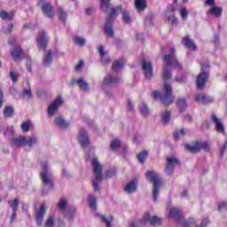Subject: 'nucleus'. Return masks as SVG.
<instances>
[{
    "mask_svg": "<svg viewBox=\"0 0 227 227\" xmlns=\"http://www.w3.org/2000/svg\"><path fill=\"white\" fill-rule=\"evenodd\" d=\"M145 176L148 182L153 184V201H157V200H159L160 185H162V179L160 178L159 173L155 172V170H148Z\"/></svg>",
    "mask_w": 227,
    "mask_h": 227,
    "instance_id": "nucleus-1",
    "label": "nucleus"
},
{
    "mask_svg": "<svg viewBox=\"0 0 227 227\" xmlns=\"http://www.w3.org/2000/svg\"><path fill=\"white\" fill-rule=\"evenodd\" d=\"M37 144L38 138L36 137H18L11 139V146L13 148H21V146H25V149L27 150V152Z\"/></svg>",
    "mask_w": 227,
    "mask_h": 227,
    "instance_id": "nucleus-2",
    "label": "nucleus"
},
{
    "mask_svg": "<svg viewBox=\"0 0 227 227\" xmlns=\"http://www.w3.org/2000/svg\"><path fill=\"white\" fill-rule=\"evenodd\" d=\"M149 223L151 226H160L162 224V218L159 216H151L150 213H145L138 221H131L129 223V227H143Z\"/></svg>",
    "mask_w": 227,
    "mask_h": 227,
    "instance_id": "nucleus-3",
    "label": "nucleus"
},
{
    "mask_svg": "<svg viewBox=\"0 0 227 227\" xmlns=\"http://www.w3.org/2000/svg\"><path fill=\"white\" fill-rule=\"evenodd\" d=\"M163 61L166 63L163 66V81H169V79H171V71L168 68V65H171L174 68H177V70H182V65H180L176 58H175V55H165Z\"/></svg>",
    "mask_w": 227,
    "mask_h": 227,
    "instance_id": "nucleus-4",
    "label": "nucleus"
},
{
    "mask_svg": "<svg viewBox=\"0 0 227 227\" xmlns=\"http://www.w3.org/2000/svg\"><path fill=\"white\" fill-rule=\"evenodd\" d=\"M163 90L165 91L164 94L160 93V91L159 90H154L153 92V98H160L164 106H171V104H173V101L175 100L171 85L164 84Z\"/></svg>",
    "mask_w": 227,
    "mask_h": 227,
    "instance_id": "nucleus-5",
    "label": "nucleus"
},
{
    "mask_svg": "<svg viewBox=\"0 0 227 227\" xmlns=\"http://www.w3.org/2000/svg\"><path fill=\"white\" fill-rule=\"evenodd\" d=\"M201 72L198 74L196 79L197 90H205L207 81L210 75V64L208 62H203L200 64Z\"/></svg>",
    "mask_w": 227,
    "mask_h": 227,
    "instance_id": "nucleus-6",
    "label": "nucleus"
},
{
    "mask_svg": "<svg viewBox=\"0 0 227 227\" xmlns=\"http://www.w3.org/2000/svg\"><path fill=\"white\" fill-rule=\"evenodd\" d=\"M40 176L43 185L48 187V189L54 187V176L49 169V164L47 162L42 164Z\"/></svg>",
    "mask_w": 227,
    "mask_h": 227,
    "instance_id": "nucleus-7",
    "label": "nucleus"
},
{
    "mask_svg": "<svg viewBox=\"0 0 227 227\" xmlns=\"http://www.w3.org/2000/svg\"><path fill=\"white\" fill-rule=\"evenodd\" d=\"M118 17V12L116 9H111L110 12L106 17V21L105 24V34L108 38H114V30L113 29V20Z\"/></svg>",
    "mask_w": 227,
    "mask_h": 227,
    "instance_id": "nucleus-8",
    "label": "nucleus"
},
{
    "mask_svg": "<svg viewBox=\"0 0 227 227\" xmlns=\"http://www.w3.org/2000/svg\"><path fill=\"white\" fill-rule=\"evenodd\" d=\"M184 147L188 152H190V153H198L201 152V150L203 149L206 150V152H208L209 150L208 145L207 144V142H200V141H196L192 145L186 144Z\"/></svg>",
    "mask_w": 227,
    "mask_h": 227,
    "instance_id": "nucleus-9",
    "label": "nucleus"
},
{
    "mask_svg": "<svg viewBox=\"0 0 227 227\" xmlns=\"http://www.w3.org/2000/svg\"><path fill=\"white\" fill-rule=\"evenodd\" d=\"M141 65H142V71L145 74V79L150 81V79L153 77V66L152 65V62L143 59L141 61Z\"/></svg>",
    "mask_w": 227,
    "mask_h": 227,
    "instance_id": "nucleus-10",
    "label": "nucleus"
},
{
    "mask_svg": "<svg viewBox=\"0 0 227 227\" xmlns=\"http://www.w3.org/2000/svg\"><path fill=\"white\" fill-rule=\"evenodd\" d=\"M91 166L93 168L97 182H102V180H104V177L102 176V165L98 162L97 158H93L91 160Z\"/></svg>",
    "mask_w": 227,
    "mask_h": 227,
    "instance_id": "nucleus-11",
    "label": "nucleus"
},
{
    "mask_svg": "<svg viewBox=\"0 0 227 227\" xmlns=\"http://www.w3.org/2000/svg\"><path fill=\"white\" fill-rule=\"evenodd\" d=\"M114 10H115V13H121L122 15V22H124V24H132L133 20H132V17L130 16V12L127 11V9H122L121 5H118L116 8H114Z\"/></svg>",
    "mask_w": 227,
    "mask_h": 227,
    "instance_id": "nucleus-12",
    "label": "nucleus"
},
{
    "mask_svg": "<svg viewBox=\"0 0 227 227\" xmlns=\"http://www.w3.org/2000/svg\"><path fill=\"white\" fill-rule=\"evenodd\" d=\"M176 166H180V160L175 157L167 158L166 173L171 175Z\"/></svg>",
    "mask_w": 227,
    "mask_h": 227,
    "instance_id": "nucleus-13",
    "label": "nucleus"
},
{
    "mask_svg": "<svg viewBox=\"0 0 227 227\" xmlns=\"http://www.w3.org/2000/svg\"><path fill=\"white\" fill-rule=\"evenodd\" d=\"M78 141L82 148H87V146H90V137L88 136V132L83 129H81L79 131Z\"/></svg>",
    "mask_w": 227,
    "mask_h": 227,
    "instance_id": "nucleus-14",
    "label": "nucleus"
},
{
    "mask_svg": "<svg viewBox=\"0 0 227 227\" xmlns=\"http://www.w3.org/2000/svg\"><path fill=\"white\" fill-rule=\"evenodd\" d=\"M41 10L43 13V15H45V17H48V19H52V17H54V7H52V4H49V3H43L41 5Z\"/></svg>",
    "mask_w": 227,
    "mask_h": 227,
    "instance_id": "nucleus-15",
    "label": "nucleus"
},
{
    "mask_svg": "<svg viewBox=\"0 0 227 227\" xmlns=\"http://www.w3.org/2000/svg\"><path fill=\"white\" fill-rule=\"evenodd\" d=\"M47 43H49V37H47V33L44 31L39 32L37 37V47L39 49H46Z\"/></svg>",
    "mask_w": 227,
    "mask_h": 227,
    "instance_id": "nucleus-16",
    "label": "nucleus"
},
{
    "mask_svg": "<svg viewBox=\"0 0 227 227\" xmlns=\"http://www.w3.org/2000/svg\"><path fill=\"white\" fill-rule=\"evenodd\" d=\"M194 100L199 104H203L204 106H207L214 102V98L207 96L205 94H197L194 96Z\"/></svg>",
    "mask_w": 227,
    "mask_h": 227,
    "instance_id": "nucleus-17",
    "label": "nucleus"
},
{
    "mask_svg": "<svg viewBox=\"0 0 227 227\" xmlns=\"http://www.w3.org/2000/svg\"><path fill=\"white\" fill-rule=\"evenodd\" d=\"M61 104H63V98H58L57 99H55L49 106V108H48L49 116H54V114L56 113V111H58V108L59 107V106H61Z\"/></svg>",
    "mask_w": 227,
    "mask_h": 227,
    "instance_id": "nucleus-18",
    "label": "nucleus"
},
{
    "mask_svg": "<svg viewBox=\"0 0 227 227\" xmlns=\"http://www.w3.org/2000/svg\"><path fill=\"white\" fill-rule=\"evenodd\" d=\"M46 210H47V207H45V204H43L40 209L35 213L37 226H42Z\"/></svg>",
    "mask_w": 227,
    "mask_h": 227,
    "instance_id": "nucleus-19",
    "label": "nucleus"
},
{
    "mask_svg": "<svg viewBox=\"0 0 227 227\" xmlns=\"http://www.w3.org/2000/svg\"><path fill=\"white\" fill-rule=\"evenodd\" d=\"M98 52L101 58L102 65H104V67H107L111 63V59H109V56H107L106 51H104V46H98Z\"/></svg>",
    "mask_w": 227,
    "mask_h": 227,
    "instance_id": "nucleus-20",
    "label": "nucleus"
},
{
    "mask_svg": "<svg viewBox=\"0 0 227 227\" xmlns=\"http://www.w3.org/2000/svg\"><path fill=\"white\" fill-rule=\"evenodd\" d=\"M211 120L213 123L215 125L216 131L220 132L221 134H224V124L221 121L219 118L215 115V114H213L211 115Z\"/></svg>",
    "mask_w": 227,
    "mask_h": 227,
    "instance_id": "nucleus-21",
    "label": "nucleus"
},
{
    "mask_svg": "<svg viewBox=\"0 0 227 227\" xmlns=\"http://www.w3.org/2000/svg\"><path fill=\"white\" fill-rule=\"evenodd\" d=\"M120 77H113L111 75H108L105 77L103 81L104 86H117V84H120L121 82Z\"/></svg>",
    "mask_w": 227,
    "mask_h": 227,
    "instance_id": "nucleus-22",
    "label": "nucleus"
},
{
    "mask_svg": "<svg viewBox=\"0 0 227 227\" xmlns=\"http://www.w3.org/2000/svg\"><path fill=\"white\" fill-rule=\"evenodd\" d=\"M169 217H172L176 221H180L182 219V210L177 207H171L169 209Z\"/></svg>",
    "mask_w": 227,
    "mask_h": 227,
    "instance_id": "nucleus-23",
    "label": "nucleus"
},
{
    "mask_svg": "<svg viewBox=\"0 0 227 227\" xmlns=\"http://www.w3.org/2000/svg\"><path fill=\"white\" fill-rule=\"evenodd\" d=\"M51 65H52V51H49L45 55H44V59L43 60V66L45 68H48V67H50Z\"/></svg>",
    "mask_w": 227,
    "mask_h": 227,
    "instance_id": "nucleus-24",
    "label": "nucleus"
},
{
    "mask_svg": "<svg viewBox=\"0 0 227 227\" xmlns=\"http://www.w3.org/2000/svg\"><path fill=\"white\" fill-rule=\"evenodd\" d=\"M11 54L14 61L20 59V55L22 54V48H20V46H15L11 51Z\"/></svg>",
    "mask_w": 227,
    "mask_h": 227,
    "instance_id": "nucleus-25",
    "label": "nucleus"
},
{
    "mask_svg": "<svg viewBox=\"0 0 227 227\" xmlns=\"http://www.w3.org/2000/svg\"><path fill=\"white\" fill-rule=\"evenodd\" d=\"M27 86L29 85V81H27ZM21 97L23 98H27L29 100L30 98H33V92H31V86H28L27 88L23 89L21 92Z\"/></svg>",
    "mask_w": 227,
    "mask_h": 227,
    "instance_id": "nucleus-26",
    "label": "nucleus"
},
{
    "mask_svg": "<svg viewBox=\"0 0 227 227\" xmlns=\"http://www.w3.org/2000/svg\"><path fill=\"white\" fill-rule=\"evenodd\" d=\"M183 41L185 47H187L188 49H191L192 51H196V49H198V47L196 46V43H194V41L191 40L189 36H185L183 39Z\"/></svg>",
    "mask_w": 227,
    "mask_h": 227,
    "instance_id": "nucleus-27",
    "label": "nucleus"
},
{
    "mask_svg": "<svg viewBox=\"0 0 227 227\" xmlns=\"http://www.w3.org/2000/svg\"><path fill=\"white\" fill-rule=\"evenodd\" d=\"M137 190V182H130L125 187L124 191L125 192H129V194L132 192H136Z\"/></svg>",
    "mask_w": 227,
    "mask_h": 227,
    "instance_id": "nucleus-28",
    "label": "nucleus"
},
{
    "mask_svg": "<svg viewBox=\"0 0 227 227\" xmlns=\"http://www.w3.org/2000/svg\"><path fill=\"white\" fill-rule=\"evenodd\" d=\"M160 118H161V123H163V125H168V123H169L171 120V112L167 110L164 113H161Z\"/></svg>",
    "mask_w": 227,
    "mask_h": 227,
    "instance_id": "nucleus-29",
    "label": "nucleus"
},
{
    "mask_svg": "<svg viewBox=\"0 0 227 227\" xmlns=\"http://www.w3.org/2000/svg\"><path fill=\"white\" fill-rule=\"evenodd\" d=\"M135 8L137 10V12H144V10H146V1L135 0Z\"/></svg>",
    "mask_w": 227,
    "mask_h": 227,
    "instance_id": "nucleus-30",
    "label": "nucleus"
},
{
    "mask_svg": "<svg viewBox=\"0 0 227 227\" xmlns=\"http://www.w3.org/2000/svg\"><path fill=\"white\" fill-rule=\"evenodd\" d=\"M96 215H97L98 217H100L101 221H102L103 223H105V224H106V227H113V225H111V223H113V220L114 219V218L113 217V215H110L109 218H107V217H106V215H100V214H98V213L96 214Z\"/></svg>",
    "mask_w": 227,
    "mask_h": 227,
    "instance_id": "nucleus-31",
    "label": "nucleus"
},
{
    "mask_svg": "<svg viewBox=\"0 0 227 227\" xmlns=\"http://www.w3.org/2000/svg\"><path fill=\"white\" fill-rule=\"evenodd\" d=\"M208 13L214 15V17L219 18L223 15V9L221 7H217L214 5L209 11Z\"/></svg>",
    "mask_w": 227,
    "mask_h": 227,
    "instance_id": "nucleus-32",
    "label": "nucleus"
},
{
    "mask_svg": "<svg viewBox=\"0 0 227 227\" xmlns=\"http://www.w3.org/2000/svg\"><path fill=\"white\" fill-rule=\"evenodd\" d=\"M13 17H14V14L12 12H5V11H2L0 12V18L3 20H13Z\"/></svg>",
    "mask_w": 227,
    "mask_h": 227,
    "instance_id": "nucleus-33",
    "label": "nucleus"
},
{
    "mask_svg": "<svg viewBox=\"0 0 227 227\" xmlns=\"http://www.w3.org/2000/svg\"><path fill=\"white\" fill-rule=\"evenodd\" d=\"M138 109L142 114V116H148L150 114V110L148 109V105L145 103H140Z\"/></svg>",
    "mask_w": 227,
    "mask_h": 227,
    "instance_id": "nucleus-34",
    "label": "nucleus"
},
{
    "mask_svg": "<svg viewBox=\"0 0 227 227\" xmlns=\"http://www.w3.org/2000/svg\"><path fill=\"white\" fill-rule=\"evenodd\" d=\"M123 65H124L123 59H121L119 60H116L112 67L113 72H120V70L123 68Z\"/></svg>",
    "mask_w": 227,
    "mask_h": 227,
    "instance_id": "nucleus-35",
    "label": "nucleus"
},
{
    "mask_svg": "<svg viewBox=\"0 0 227 227\" xmlns=\"http://www.w3.org/2000/svg\"><path fill=\"white\" fill-rule=\"evenodd\" d=\"M176 104L180 113H184L187 109V101H185V98H178Z\"/></svg>",
    "mask_w": 227,
    "mask_h": 227,
    "instance_id": "nucleus-36",
    "label": "nucleus"
},
{
    "mask_svg": "<svg viewBox=\"0 0 227 227\" xmlns=\"http://www.w3.org/2000/svg\"><path fill=\"white\" fill-rule=\"evenodd\" d=\"M13 106H7L4 108L3 114L4 118H12V116H13Z\"/></svg>",
    "mask_w": 227,
    "mask_h": 227,
    "instance_id": "nucleus-37",
    "label": "nucleus"
},
{
    "mask_svg": "<svg viewBox=\"0 0 227 227\" xmlns=\"http://www.w3.org/2000/svg\"><path fill=\"white\" fill-rule=\"evenodd\" d=\"M55 123L61 129H67V127L69 126L68 122H67V121H65V119H63L62 117H57L55 119Z\"/></svg>",
    "mask_w": 227,
    "mask_h": 227,
    "instance_id": "nucleus-38",
    "label": "nucleus"
},
{
    "mask_svg": "<svg viewBox=\"0 0 227 227\" xmlns=\"http://www.w3.org/2000/svg\"><path fill=\"white\" fill-rule=\"evenodd\" d=\"M101 10L107 13L109 8H111V0H100Z\"/></svg>",
    "mask_w": 227,
    "mask_h": 227,
    "instance_id": "nucleus-39",
    "label": "nucleus"
},
{
    "mask_svg": "<svg viewBox=\"0 0 227 227\" xmlns=\"http://www.w3.org/2000/svg\"><path fill=\"white\" fill-rule=\"evenodd\" d=\"M89 207L92 210H97V197L93 195L89 196Z\"/></svg>",
    "mask_w": 227,
    "mask_h": 227,
    "instance_id": "nucleus-40",
    "label": "nucleus"
},
{
    "mask_svg": "<svg viewBox=\"0 0 227 227\" xmlns=\"http://www.w3.org/2000/svg\"><path fill=\"white\" fill-rule=\"evenodd\" d=\"M76 84H78L80 90H82L83 91H87L89 86H88V82H86V81H84V79L80 78L76 81Z\"/></svg>",
    "mask_w": 227,
    "mask_h": 227,
    "instance_id": "nucleus-41",
    "label": "nucleus"
},
{
    "mask_svg": "<svg viewBox=\"0 0 227 227\" xmlns=\"http://www.w3.org/2000/svg\"><path fill=\"white\" fill-rule=\"evenodd\" d=\"M19 199H14L12 200H8V205H10L11 208H12V211L17 212L19 208Z\"/></svg>",
    "mask_w": 227,
    "mask_h": 227,
    "instance_id": "nucleus-42",
    "label": "nucleus"
},
{
    "mask_svg": "<svg viewBox=\"0 0 227 227\" xmlns=\"http://www.w3.org/2000/svg\"><path fill=\"white\" fill-rule=\"evenodd\" d=\"M146 157H148V151H143L137 154V159L141 164H145Z\"/></svg>",
    "mask_w": 227,
    "mask_h": 227,
    "instance_id": "nucleus-43",
    "label": "nucleus"
},
{
    "mask_svg": "<svg viewBox=\"0 0 227 227\" xmlns=\"http://www.w3.org/2000/svg\"><path fill=\"white\" fill-rule=\"evenodd\" d=\"M55 223H56V218L54 217V215H51L47 218L44 226L53 227Z\"/></svg>",
    "mask_w": 227,
    "mask_h": 227,
    "instance_id": "nucleus-44",
    "label": "nucleus"
},
{
    "mask_svg": "<svg viewBox=\"0 0 227 227\" xmlns=\"http://www.w3.org/2000/svg\"><path fill=\"white\" fill-rule=\"evenodd\" d=\"M59 19L61 22H67V12L61 7L59 8Z\"/></svg>",
    "mask_w": 227,
    "mask_h": 227,
    "instance_id": "nucleus-45",
    "label": "nucleus"
},
{
    "mask_svg": "<svg viewBox=\"0 0 227 227\" xmlns=\"http://www.w3.org/2000/svg\"><path fill=\"white\" fill-rule=\"evenodd\" d=\"M73 42H74V43H76V45H80V47H82V45H84V43H86V39L82 38L80 36H75L73 38Z\"/></svg>",
    "mask_w": 227,
    "mask_h": 227,
    "instance_id": "nucleus-46",
    "label": "nucleus"
},
{
    "mask_svg": "<svg viewBox=\"0 0 227 227\" xmlns=\"http://www.w3.org/2000/svg\"><path fill=\"white\" fill-rule=\"evenodd\" d=\"M183 136H185V129H181L179 131H176L174 133V139H176V141H178V139H180V137H183Z\"/></svg>",
    "mask_w": 227,
    "mask_h": 227,
    "instance_id": "nucleus-47",
    "label": "nucleus"
},
{
    "mask_svg": "<svg viewBox=\"0 0 227 227\" xmlns=\"http://www.w3.org/2000/svg\"><path fill=\"white\" fill-rule=\"evenodd\" d=\"M121 145V142H120V140L114 139L112 142L110 148H111V150H118V148H120Z\"/></svg>",
    "mask_w": 227,
    "mask_h": 227,
    "instance_id": "nucleus-48",
    "label": "nucleus"
},
{
    "mask_svg": "<svg viewBox=\"0 0 227 227\" xmlns=\"http://www.w3.org/2000/svg\"><path fill=\"white\" fill-rule=\"evenodd\" d=\"M31 128V121H25L21 124V129L23 132H28Z\"/></svg>",
    "mask_w": 227,
    "mask_h": 227,
    "instance_id": "nucleus-49",
    "label": "nucleus"
},
{
    "mask_svg": "<svg viewBox=\"0 0 227 227\" xmlns=\"http://www.w3.org/2000/svg\"><path fill=\"white\" fill-rule=\"evenodd\" d=\"M114 175H116V170L115 169L106 170L104 178L105 179L112 178V176H114Z\"/></svg>",
    "mask_w": 227,
    "mask_h": 227,
    "instance_id": "nucleus-50",
    "label": "nucleus"
},
{
    "mask_svg": "<svg viewBox=\"0 0 227 227\" xmlns=\"http://www.w3.org/2000/svg\"><path fill=\"white\" fill-rule=\"evenodd\" d=\"M180 15H181L183 20H187L189 12H187V9L183 8V9L180 10Z\"/></svg>",
    "mask_w": 227,
    "mask_h": 227,
    "instance_id": "nucleus-51",
    "label": "nucleus"
},
{
    "mask_svg": "<svg viewBox=\"0 0 227 227\" xmlns=\"http://www.w3.org/2000/svg\"><path fill=\"white\" fill-rule=\"evenodd\" d=\"M59 210H65L67 208V199H62L59 202Z\"/></svg>",
    "mask_w": 227,
    "mask_h": 227,
    "instance_id": "nucleus-52",
    "label": "nucleus"
},
{
    "mask_svg": "<svg viewBox=\"0 0 227 227\" xmlns=\"http://www.w3.org/2000/svg\"><path fill=\"white\" fill-rule=\"evenodd\" d=\"M10 78L13 82H17V80L19 79V74L13 71H10Z\"/></svg>",
    "mask_w": 227,
    "mask_h": 227,
    "instance_id": "nucleus-53",
    "label": "nucleus"
},
{
    "mask_svg": "<svg viewBox=\"0 0 227 227\" xmlns=\"http://www.w3.org/2000/svg\"><path fill=\"white\" fill-rule=\"evenodd\" d=\"M218 210L223 212V210H227V202L222 201L218 203Z\"/></svg>",
    "mask_w": 227,
    "mask_h": 227,
    "instance_id": "nucleus-54",
    "label": "nucleus"
},
{
    "mask_svg": "<svg viewBox=\"0 0 227 227\" xmlns=\"http://www.w3.org/2000/svg\"><path fill=\"white\" fill-rule=\"evenodd\" d=\"M194 223H195L194 219H189L183 223V227H192V224H194Z\"/></svg>",
    "mask_w": 227,
    "mask_h": 227,
    "instance_id": "nucleus-55",
    "label": "nucleus"
},
{
    "mask_svg": "<svg viewBox=\"0 0 227 227\" xmlns=\"http://www.w3.org/2000/svg\"><path fill=\"white\" fill-rule=\"evenodd\" d=\"M168 22H170V24L172 26H175V25L178 24V19L176 17H174V16L168 17Z\"/></svg>",
    "mask_w": 227,
    "mask_h": 227,
    "instance_id": "nucleus-56",
    "label": "nucleus"
},
{
    "mask_svg": "<svg viewBox=\"0 0 227 227\" xmlns=\"http://www.w3.org/2000/svg\"><path fill=\"white\" fill-rule=\"evenodd\" d=\"M226 147H227V140L224 142L222 148H220V157H224V152H226Z\"/></svg>",
    "mask_w": 227,
    "mask_h": 227,
    "instance_id": "nucleus-57",
    "label": "nucleus"
},
{
    "mask_svg": "<svg viewBox=\"0 0 227 227\" xmlns=\"http://www.w3.org/2000/svg\"><path fill=\"white\" fill-rule=\"evenodd\" d=\"M12 31H13V23L9 24L8 27L4 30V33L10 34Z\"/></svg>",
    "mask_w": 227,
    "mask_h": 227,
    "instance_id": "nucleus-58",
    "label": "nucleus"
},
{
    "mask_svg": "<svg viewBox=\"0 0 227 227\" xmlns=\"http://www.w3.org/2000/svg\"><path fill=\"white\" fill-rule=\"evenodd\" d=\"M187 81V78L185 76H177L175 78L176 82H185Z\"/></svg>",
    "mask_w": 227,
    "mask_h": 227,
    "instance_id": "nucleus-59",
    "label": "nucleus"
},
{
    "mask_svg": "<svg viewBox=\"0 0 227 227\" xmlns=\"http://www.w3.org/2000/svg\"><path fill=\"white\" fill-rule=\"evenodd\" d=\"M207 224H208V218L203 219L202 222L200 223V224L197 227H206Z\"/></svg>",
    "mask_w": 227,
    "mask_h": 227,
    "instance_id": "nucleus-60",
    "label": "nucleus"
},
{
    "mask_svg": "<svg viewBox=\"0 0 227 227\" xmlns=\"http://www.w3.org/2000/svg\"><path fill=\"white\" fill-rule=\"evenodd\" d=\"M84 67V60H81L78 65L75 67V70L79 71Z\"/></svg>",
    "mask_w": 227,
    "mask_h": 227,
    "instance_id": "nucleus-61",
    "label": "nucleus"
},
{
    "mask_svg": "<svg viewBox=\"0 0 227 227\" xmlns=\"http://www.w3.org/2000/svg\"><path fill=\"white\" fill-rule=\"evenodd\" d=\"M205 4L214 7V6H215V0H206Z\"/></svg>",
    "mask_w": 227,
    "mask_h": 227,
    "instance_id": "nucleus-62",
    "label": "nucleus"
},
{
    "mask_svg": "<svg viewBox=\"0 0 227 227\" xmlns=\"http://www.w3.org/2000/svg\"><path fill=\"white\" fill-rule=\"evenodd\" d=\"M9 45H15V43H17V40L15 39V37H11L9 38Z\"/></svg>",
    "mask_w": 227,
    "mask_h": 227,
    "instance_id": "nucleus-63",
    "label": "nucleus"
},
{
    "mask_svg": "<svg viewBox=\"0 0 227 227\" xmlns=\"http://www.w3.org/2000/svg\"><path fill=\"white\" fill-rule=\"evenodd\" d=\"M92 185L94 187V191H100V188L98 187V183L96 181H92Z\"/></svg>",
    "mask_w": 227,
    "mask_h": 227,
    "instance_id": "nucleus-64",
    "label": "nucleus"
}]
</instances>
